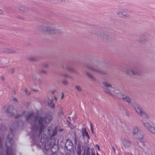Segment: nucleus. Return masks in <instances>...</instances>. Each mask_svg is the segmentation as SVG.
<instances>
[{
	"label": "nucleus",
	"mask_w": 155,
	"mask_h": 155,
	"mask_svg": "<svg viewBox=\"0 0 155 155\" xmlns=\"http://www.w3.org/2000/svg\"><path fill=\"white\" fill-rule=\"evenodd\" d=\"M23 114L26 117V120L31 123V130L33 133L36 134L39 132V136L44 132L45 127L43 124L44 121L46 123H48L52 120L51 117L49 115H46L44 120L42 117L38 118L37 117H34L33 114L32 113H28L27 112L24 111Z\"/></svg>",
	"instance_id": "obj_1"
},
{
	"label": "nucleus",
	"mask_w": 155,
	"mask_h": 155,
	"mask_svg": "<svg viewBox=\"0 0 155 155\" xmlns=\"http://www.w3.org/2000/svg\"><path fill=\"white\" fill-rule=\"evenodd\" d=\"M107 64L104 62H101L96 63L93 66H91L88 64H87L85 67L88 69L92 71L96 74L104 76L107 74V73L103 71L100 68H104L106 66Z\"/></svg>",
	"instance_id": "obj_2"
},
{
	"label": "nucleus",
	"mask_w": 155,
	"mask_h": 155,
	"mask_svg": "<svg viewBox=\"0 0 155 155\" xmlns=\"http://www.w3.org/2000/svg\"><path fill=\"white\" fill-rule=\"evenodd\" d=\"M10 134L7 136L5 143V147L6 148L7 152L6 155H15L12 150V147L13 144V141L12 139L13 137V130H10Z\"/></svg>",
	"instance_id": "obj_3"
},
{
	"label": "nucleus",
	"mask_w": 155,
	"mask_h": 155,
	"mask_svg": "<svg viewBox=\"0 0 155 155\" xmlns=\"http://www.w3.org/2000/svg\"><path fill=\"white\" fill-rule=\"evenodd\" d=\"M39 30L42 32H46L49 34H57L60 32V30L53 26L41 25L39 27Z\"/></svg>",
	"instance_id": "obj_4"
},
{
	"label": "nucleus",
	"mask_w": 155,
	"mask_h": 155,
	"mask_svg": "<svg viewBox=\"0 0 155 155\" xmlns=\"http://www.w3.org/2000/svg\"><path fill=\"white\" fill-rule=\"evenodd\" d=\"M118 16L123 18H127L131 17V15L128 13L124 11H120L117 13Z\"/></svg>",
	"instance_id": "obj_5"
},
{
	"label": "nucleus",
	"mask_w": 155,
	"mask_h": 155,
	"mask_svg": "<svg viewBox=\"0 0 155 155\" xmlns=\"http://www.w3.org/2000/svg\"><path fill=\"white\" fill-rule=\"evenodd\" d=\"M133 106L135 112L140 115L143 111L142 107L139 105L136 104H134Z\"/></svg>",
	"instance_id": "obj_6"
},
{
	"label": "nucleus",
	"mask_w": 155,
	"mask_h": 155,
	"mask_svg": "<svg viewBox=\"0 0 155 155\" xmlns=\"http://www.w3.org/2000/svg\"><path fill=\"white\" fill-rule=\"evenodd\" d=\"M122 144L123 146L126 148L130 147L131 145L130 141L127 139H122L121 140Z\"/></svg>",
	"instance_id": "obj_7"
},
{
	"label": "nucleus",
	"mask_w": 155,
	"mask_h": 155,
	"mask_svg": "<svg viewBox=\"0 0 155 155\" xmlns=\"http://www.w3.org/2000/svg\"><path fill=\"white\" fill-rule=\"evenodd\" d=\"M73 144L70 140H67L65 143V147L68 150H70L73 147Z\"/></svg>",
	"instance_id": "obj_8"
},
{
	"label": "nucleus",
	"mask_w": 155,
	"mask_h": 155,
	"mask_svg": "<svg viewBox=\"0 0 155 155\" xmlns=\"http://www.w3.org/2000/svg\"><path fill=\"white\" fill-rule=\"evenodd\" d=\"M51 140H50L47 142L45 144V148L46 150H48L50 148H51L54 145V143H51Z\"/></svg>",
	"instance_id": "obj_9"
},
{
	"label": "nucleus",
	"mask_w": 155,
	"mask_h": 155,
	"mask_svg": "<svg viewBox=\"0 0 155 155\" xmlns=\"http://www.w3.org/2000/svg\"><path fill=\"white\" fill-rule=\"evenodd\" d=\"M13 107L12 106H10L6 110V113L9 116H15V114H13L14 112H13Z\"/></svg>",
	"instance_id": "obj_10"
},
{
	"label": "nucleus",
	"mask_w": 155,
	"mask_h": 155,
	"mask_svg": "<svg viewBox=\"0 0 155 155\" xmlns=\"http://www.w3.org/2000/svg\"><path fill=\"white\" fill-rule=\"evenodd\" d=\"M66 68L68 70L72 73H74L75 74H77L78 72L75 69L72 67L68 65L66 67Z\"/></svg>",
	"instance_id": "obj_11"
},
{
	"label": "nucleus",
	"mask_w": 155,
	"mask_h": 155,
	"mask_svg": "<svg viewBox=\"0 0 155 155\" xmlns=\"http://www.w3.org/2000/svg\"><path fill=\"white\" fill-rule=\"evenodd\" d=\"M139 130L138 128L136 127H134L133 130V133L134 135L136 138L137 139V137H140V135H141L139 133Z\"/></svg>",
	"instance_id": "obj_12"
},
{
	"label": "nucleus",
	"mask_w": 155,
	"mask_h": 155,
	"mask_svg": "<svg viewBox=\"0 0 155 155\" xmlns=\"http://www.w3.org/2000/svg\"><path fill=\"white\" fill-rule=\"evenodd\" d=\"M81 132L82 134V135L83 137H84L85 136L88 139H90V137L87 132L86 131V128H84L82 129Z\"/></svg>",
	"instance_id": "obj_13"
},
{
	"label": "nucleus",
	"mask_w": 155,
	"mask_h": 155,
	"mask_svg": "<svg viewBox=\"0 0 155 155\" xmlns=\"http://www.w3.org/2000/svg\"><path fill=\"white\" fill-rule=\"evenodd\" d=\"M111 90L113 91V92H109L108 91V94L113 97H115L117 93H118L120 91L118 90L115 88H112Z\"/></svg>",
	"instance_id": "obj_14"
},
{
	"label": "nucleus",
	"mask_w": 155,
	"mask_h": 155,
	"mask_svg": "<svg viewBox=\"0 0 155 155\" xmlns=\"http://www.w3.org/2000/svg\"><path fill=\"white\" fill-rule=\"evenodd\" d=\"M140 116L144 118L148 119L151 118V116L150 114L147 113L144 111H143Z\"/></svg>",
	"instance_id": "obj_15"
},
{
	"label": "nucleus",
	"mask_w": 155,
	"mask_h": 155,
	"mask_svg": "<svg viewBox=\"0 0 155 155\" xmlns=\"http://www.w3.org/2000/svg\"><path fill=\"white\" fill-rule=\"evenodd\" d=\"M122 99L124 101L127 102L129 104L130 103L131 101L130 98L128 96L125 95H124V96H123Z\"/></svg>",
	"instance_id": "obj_16"
},
{
	"label": "nucleus",
	"mask_w": 155,
	"mask_h": 155,
	"mask_svg": "<svg viewBox=\"0 0 155 155\" xmlns=\"http://www.w3.org/2000/svg\"><path fill=\"white\" fill-rule=\"evenodd\" d=\"M142 123L145 128L148 130L152 126L147 121H142Z\"/></svg>",
	"instance_id": "obj_17"
},
{
	"label": "nucleus",
	"mask_w": 155,
	"mask_h": 155,
	"mask_svg": "<svg viewBox=\"0 0 155 155\" xmlns=\"http://www.w3.org/2000/svg\"><path fill=\"white\" fill-rule=\"evenodd\" d=\"M85 74L88 78L90 79L92 81H95V78L94 77L93 75L90 73L86 71L85 72Z\"/></svg>",
	"instance_id": "obj_18"
},
{
	"label": "nucleus",
	"mask_w": 155,
	"mask_h": 155,
	"mask_svg": "<svg viewBox=\"0 0 155 155\" xmlns=\"http://www.w3.org/2000/svg\"><path fill=\"white\" fill-rule=\"evenodd\" d=\"M18 9L21 11L25 12H28L29 11L28 8L26 7L21 6L19 7Z\"/></svg>",
	"instance_id": "obj_19"
},
{
	"label": "nucleus",
	"mask_w": 155,
	"mask_h": 155,
	"mask_svg": "<svg viewBox=\"0 0 155 155\" xmlns=\"http://www.w3.org/2000/svg\"><path fill=\"white\" fill-rule=\"evenodd\" d=\"M140 137H137V139L139 140L140 142H141L143 146H145L146 145V141L144 140H143V136L142 135H140Z\"/></svg>",
	"instance_id": "obj_20"
},
{
	"label": "nucleus",
	"mask_w": 155,
	"mask_h": 155,
	"mask_svg": "<svg viewBox=\"0 0 155 155\" xmlns=\"http://www.w3.org/2000/svg\"><path fill=\"white\" fill-rule=\"evenodd\" d=\"M32 79L34 82L36 84H38L40 82V80L39 78H37L35 76H32Z\"/></svg>",
	"instance_id": "obj_21"
},
{
	"label": "nucleus",
	"mask_w": 155,
	"mask_h": 155,
	"mask_svg": "<svg viewBox=\"0 0 155 155\" xmlns=\"http://www.w3.org/2000/svg\"><path fill=\"white\" fill-rule=\"evenodd\" d=\"M5 51L6 52L11 53L15 54L16 53V51L10 48H8L5 49Z\"/></svg>",
	"instance_id": "obj_22"
},
{
	"label": "nucleus",
	"mask_w": 155,
	"mask_h": 155,
	"mask_svg": "<svg viewBox=\"0 0 155 155\" xmlns=\"http://www.w3.org/2000/svg\"><path fill=\"white\" fill-rule=\"evenodd\" d=\"M132 75L138 76L140 74V73L139 71L136 69H132Z\"/></svg>",
	"instance_id": "obj_23"
},
{
	"label": "nucleus",
	"mask_w": 155,
	"mask_h": 155,
	"mask_svg": "<svg viewBox=\"0 0 155 155\" xmlns=\"http://www.w3.org/2000/svg\"><path fill=\"white\" fill-rule=\"evenodd\" d=\"M151 134L155 135V127L152 126L148 130Z\"/></svg>",
	"instance_id": "obj_24"
},
{
	"label": "nucleus",
	"mask_w": 155,
	"mask_h": 155,
	"mask_svg": "<svg viewBox=\"0 0 155 155\" xmlns=\"http://www.w3.org/2000/svg\"><path fill=\"white\" fill-rule=\"evenodd\" d=\"M103 83L104 86L110 88L112 87V85L106 81H104Z\"/></svg>",
	"instance_id": "obj_25"
},
{
	"label": "nucleus",
	"mask_w": 155,
	"mask_h": 155,
	"mask_svg": "<svg viewBox=\"0 0 155 155\" xmlns=\"http://www.w3.org/2000/svg\"><path fill=\"white\" fill-rule=\"evenodd\" d=\"M124 95V94H122L120 93L119 91L118 93H117L116 96H115V97H116L118 98L122 99Z\"/></svg>",
	"instance_id": "obj_26"
},
{
	"label": "nucleus",
	"mask_w": 155,
	"mask_h": 155,
	"mask_svg": "<svg viewBox=\"0 0 155 155\" xmlns=\"http://www.w3.org/2000/svg\"><path fill=\"white\" fill-rule=\"evenodd\" d=\"M28 60L30 62H35L37 61V59L34 57H30L28 58Z\"/></svg>",
	"instance_id": "obj_27"
},
{
	"label": "nucleus",
	"mask_w": 155,
	"mask_h": 155,
	"mask_svg": "<svg viewBox=\"0 0 155 155\" xmlns=\"http://www.w3.org/2000/svg\"><path fill=\"white\" fill-rule=\"evenodd\" d=\"M100 36L102 38L106 40L108 38V36L107 35L103 33L101 34Z\"/></svg>",
	"instance_id": "obj_28"
},
{
	"label": "nucleus",
	"mask_w": 155,
	"mask_h": 155,
	"mask_svg": "<svg viewBox=\"0 0 155 155\" xmlns=\"http://www.w3.org/2000/svg\"><path fill=\"white\" fill-rule=\"evenodd\" d=\"M75 89L78 92H81L82 90L81 86L78 85H75Z\"/></svg>",
	"instance_id": "obj_29"
},
{
	"label": "nucleus",
	"mask_w": 155,
	"mask_h": 155,
	"mask_svg": "<svg viewBox=\"0 0 155 155\" xmlns=\"http://www.w3.org/2000/svg\"><path fill=\"white\" fill-rule=\"evenodd\" d=\"M81 146L79 145H78L77 146V155H81Z\"/></svg>",
	"instance_id": "obj_30"
},
{
	"label": "nucleus",
	"mask_w": 155,
	"mask_h": 155,
	"mask_svg": "<svg viewBox=\"0 0 155 155\" xmlns=\"http://www.w3.org/2000/svg\"><path fill=\"white\" fill-rule=\"evenodd\" d=\"M48 104L51 108H54V104L53 103V101L52 100H51L49 101H48Z\"/></svg>",
	"instance_id": "obj_31"
},
{
	"label": "nucleus",
	"mask_w": 155,
	"mask_h": 155,
	"mask_svg": "<svg viewBox=\"0 0 155 155\" xmlns=\"http://www.w3.org/2000/svg\"><path fill=\"white\" fill-rule=\"evenodd\" d=\"M125 72L127 74L132 75V70L129 69H127L126 70Z\"/></svg>",
	"instance_id": "obj_32"
},
{
	"label": "nucleus",
	"mask_w": 155,
	"mask_h": 155,
	"mask_svg": "<svg viewBox=\"0 0 155 155\" xmlns=\"http://www.w3.org/2000/svg\"><path fill=\"white\" fill-rule=\"evenodd\" d=\"M112 88H114L112 87L110 88H107L105 90V92L108 94V91L109 92H113V91L111 90Z\"/></svg>",
	"instance_id": "obj_33"
},
{
	"label": "nucleus",
	"mask_w": 155,
	"mask_h": 155,
	"mask_svg": "<svg viewBox=\"0 0 155 155\" xmlns=\"http://www.w3.org/2000/svg\"><path fill=\"white\" fill-rule=\"evenodd\" d=\"M59 75L61 76L64 77L66 78L69 77V75L65 73H61L59 74Z\"/></svg>",
	"instance_id": "obj_34"
},
{
	"label": "nucleus",
	"mask_w": 155,
	"mask_h": 155,
	"mask_svg": "<svg viewBox=\"0 0 155 155\" xmlns=\"http://www.w3.org/2000/svg\"><path fill=\"white\" fill-rule=\"evenodd\" d=\"M46 137L45 135L44 137V138H43L42 136H41V138L40 140V141L42 143H44V142L46 140Z\"/></svg>",
	"instance_id": "obj_35"
},
{
	"label": "nucleus",
	"mask_w": 155,
	"mask_h": 155,
	"mask_svg": "<svg viewBox=\"0 0 155 155\" xmlns=\"http://www.w3.org/2000/svg\"><path fill=\"white\" fill-rule=\"evenodd\" d=\"M89 149L90 148L88 147L86 150L85 152L86 155H90V152L89 151Z\"/></svg>",
	"instance_id": "obj_36"
},
{
	"label": "nucleus",
	"mask_w": 155,
	"mask_h": 155,
	"mask_svg": "<svg viewBox=\"0 0 155 155\" xmlns=\"http://www.w3.org/2000/svg\"><path fill=\"white\" fill-rule=\"evenodd\" d=\"M42 67L44 68H48L49 67V65L48 64H45L43 65Z\"/></svg>",
	"instance_id": "obj_37"
},
{
	"label": "nucleus",
	"mask_w": 155,
	"mask_h": 155,
	"mask_svg": "<svg viewBox=\"0 0 155 155\" xmlns=\"http://www.w3.org/2000/svg\"><path fill=\"white\" fill-rule=\"evenodd\" d=\"M40 71L41 73L44 74H47V72L44 69L41 70Z\"/></svg>",
	"instance_id": "obj_38"
},
{
	"label": "nucleus",
	"mask_w": 155,
	"mask_h": 155,
	"mask_svg": "<svg viewBox=\"0 0 155 155\" xmlns=\"http://www.w3.org/2000/svg\"><path fill=\"white\" fill-rule=\"evenodd\" d=\"M2 141L0 138V150H2Z\"/></svg>",
	"instance_id": "obj_39"
},
{
	"label": "nucleus",
	"mask_w": 155,
	"mask_h": 155,
	"mask_svg": "<svg viewBox=\"0 0 155 155\" xmlns=\"http://www.w3.org/2000/svg\"><path fill=\"white\" fill-rule=\"evenodd\" d=\"M14 68H10L9 70V72L10 73H11L12 74H13L14 73Z\"/></svg>",
	"instance_id": "obj_40"
},
{
	"label": "nucleus",
	"mask_w": 155,
	"mask_h": 155,
	"mask_svg": "<svg viewBox=\"0 0 155 155\" xmlns=\"http://www.w3.org/2000/svg\"><path fill=\"white\" fill-rule=\"evenodd\" d=\"M90 126H91V132L92 134H94V130H93V129L92 127V125L91 123H90Z\"/></svg>",
	"instance_id": "obj_41"
},
{
	"label": "nucleus",
	"mask_w": 155,
	"mask_h": 155,
	"mask_svg": "<svg viewBox=\"0 0 155 155\" xmlns=\"http://www.w3.org/2000/svg\"><path fill=\"white\" fill-rule=\"evenodd\" d=\"M62 83L64 85H68V82L66 81H63Z\"/></svg>",
	"instance_id": "obj_42"
},
{
	"label": "nucleus",
	"mask_w": 155,
	"mask_h": 155,
	"mask_svg": "<svg viewBox=\"0 0 155 155\" xmlns=\"http://www.w3.org/2000/svg\"><path fill=\"white\" fill-rule=\"evenodd\" d=\"M57 134V132L56 130L54 131L52 136H55Z\"/></svg>",
	"instance_id": "obj_43"
},
{
	"label": "nucleus",
	"mask_w": 155,
	"mask_h": 155,
	"mask_svg": "<svg viewBox=\"0 0 155 155\" xmlns=\"http://www.w3.org/2000/svg\"><path fill=\"white\" fill-rule=\"evenodd\" d=\"M74 143L76 144L77 142V138H76V137H75L74 138Z\"/></svg>",
	"instance_id": "obj_44"
},
{
	"label": "nucleus",
	"mask_w": 155,
	"mask_h": 155,
	"mask_svg": "<svg viewBox=\"0 0 155 155\" xmlns=\"http://www.w3.org/2000/svg\"><path fill=\"white\" fill-rule=\"evenodd\" d=\"M24 91H25V93L26 94H28V93H27L28 91L26 89H25Z\"/></svg>",
	"instance_id": "obj_45"
},
{
	"label": "nucleus",
	"mask_w": 155,
	"mask_h": 155,
	"mask_svg": "<svg viewBox=\"0 0 155 155\" xmlns=\"http://www.w3.org/2000/svg\"><path fill=\"white\" fill-rule=\"evenodd\" d=\"M3 13V11L0 9V14H2Z\"/></svg>",
	"instance_id": "obj_46"
},
{
	"label": "nucleus",
	"mask_w": 155,
	"mask_h": 155,
	"mask_svg": "<svg viewBox=\"0 0 155 155\" xmlns=\"http://www.w3.org/2000/svg\"><path fill=\"white\" fill-rule=\"evenodd\" d=\"M1 79L3 81L4 80V77L3 76H2L1 77Z\"/></svg>",
	"instance_id": "obj_47"
},
{
	"label": "nucleus",
	"mask_w": 155,
	"mask_h": 155,
	"mask_svg": "<svg viewBox=\"0 0 155 155\" xmlns=\"http://www.w3.org/2000/svg\"><path fill=\"white\" fill-rule=\"evenodd\" d=\"M96 146L97 147V149L98 150H100V147L99 145L97 144L96 145Z\"/></svg>",
	"instance_id": "obj_48"
},
{
	"label": "nucleus",
	"mask_w": 155,
	"mask_h": 155,
	"mask_svg": "<svg viewBox=\"0 0 155 155\" xmlns=\"http://www.w3.org/2000/svg\"><path fill=\"white\" fill-rule=\"evenodd\" d=\"M64 94L63 93H62V95L61 97V99H63L64 98Z\"/></svg>",
	"instance_id": "obj_49"
},
{
	"label": "nucleus",
	"mask_w": 155,
	"mask_h": 155,
	"mask_svg": "<svg viewBox=\"0 0 155 155\" xmlns=\"http://www.w3.org/2000/svg\"><path fill=\"white\" fill-rule=\"evenodd\" d=\"M112 149L115 152V148H114V147L112 146Z\"/></svg>",
	"instance_id": "obj_50"
},
{
	"label": "nucleus",
	"mask_w": 155,
	"mask_h": 155,
	"mask_svg": "<svg viewBox=\"0 0 155 155\" xmlns=\"http://www.w3.org/2000/svg\"><path fill=\"white\" fill-rule=\"evenodd\" d=\"M54 100L55 101H57L58 100V99L56 97H54Z\"/></svg>",
	"instance_id": "obj_51"
},
{
	"label": "nucleus",
	"mask_w": 155,
	"mask_h": 155,
	"mask_svg": "<svg viewBox=\"0 0 155 155\" xmlns=\"http://www.w3.org/2000/svg\"><path fill=\"white\" fill-rule=\"evenodd\" d=\"M91 155H95L94 153L92 151Z\"/></svg>",
	"instance_id": "obj_52"
},
{
	"label": "nucleus",
	"mask_w": 155,
	"mask_h": 155,
	"mask_svg": "<svg viewBox=\"0 0 155 155\" xmlns=\"http://www.w3.org/2000/svg\"><path fill=\"white\" fill-rule=\"evenodd\" d=\"M17 17L18 18H20V19H23V18L22 17Z\"/></svg>",
	"instance_id": "obj_53"
},
{
	"label": "nucleus",
	"mask_w": 155,
	"mask_h": 155,
	"mask_svg": "<svg viewBox=\"0 0 155 155\" xmlns=\"http://www.w3.org/2000/svg\"><path fill=\"white\" fill-rule=\"evenodd\" d=\"M19 117V116L18 115H17L15 116V118H17V117Z\"/></svg>",
	"instance_id": "obj_54"
},
{
	"label": "nucleus",
	"mask_w": 155,
	"mask_h": 155,
	"mask_svg": "<svg viewBox=\"0 0 155 155\" xmlns=\"http://www.w3.org/2000/svg\"><path fill=\"white\" fill-rule=\"evenodd\" d=\"M51 1H55L57 2V0H49Z\"/></svg>",
	"instance_id": "obj_55"
},
{
	"label": "nucleus",
	"mask_w": 155,
	"mask_h": 155,
	"mask_svg": "<svg viewBox=\"0 0 155 155\" xmlns=\"http://www.w3.org/2000/svg\"><path fill=\"white\" fill-rule=\"evenodd\" d=\"M62 0H57V2H61Z\"/></svg>",
	"instance_id": "obj_56"
},
{
	"label": "nucleus",
	"mask_w": 155,
	"mask_h": 155,
	"mask_svg": "<svg viewBox=\"0 0 155 155\" xmlns=\"http://www.w3.org/2000/svg\"><path fill=\"white\" fill-rule=\"evenodd\" d=\"M82 155H85V153H84L83 154H82Z\"/></svg>",
	"instance_id": "obj_57"
},
{
	"label": "nucleus",
	"mask_w": 155,
	"mask_h": 155,
	"mask_svg": "<svg viewBox=\"0 0 155 155\" xmlns=\"http://www.w3.org/2000/svg\"><path fill=\"white\" fill-rule=\"evenodd\" d=\"M97 155H99L97 153Z\"/></svg>",
	"instance_id": "obj_58"
},
{
	"label": "nucleus",
	"mask_w": 155,
	"mask_h": 155,
	"mask_svg": "<svg viewBox=\"0 0 155 155\" xmlns=\"http://www.w3.org/2000/svg\"><path fill=\"white\" fill-rule=\"evenodd\" d=\"M0 155H3V154H0Z\"/></svg>",
	"instance_id": "obj_59"
}]
</instances>
